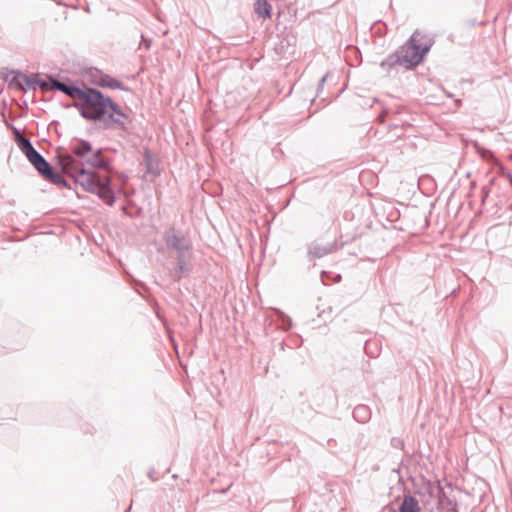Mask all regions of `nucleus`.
Instances as JSON below:
<instances>
[{
  "label": "nucleus",
  "mask_w": 512,
  "mask_h": 512,
  "mask_svg": "<svg viewBox=\"0 0 512 512\" xmlns=\"http://www.w3.org/2000/svg\"><path fill=\"white\" fill-rule=\"evenodd\" d=\"M17 145L19 149L24 153L29 162L34 166V168L43 176L45 179L49 180L54 184L64 183V179L60 174H57L53 171L50 164L45 160V158L33 147L32 143L28 138L22 136L19 132H17L16 137Z\"/></svg>",
  "instance_id": "5"
},
{
  "label": "nucleus",
  "mask_w": 512,
  "mask_h": 512,
  "mask_svg": "<svg viewBox=\"0 0 512 512\" xmlns=\"http://www.w3.org/2000/svg\"><path fill=\"white\" fill-rule=\"evenodd\" d=\"M338 250V246L336 242H331L327 244H321L319 242H312L308 246V254L314 258H322L326 255L334 253Z\"/></svg>",
  "instance_id": "7"
},
{
  "label": "nucleus",
  "mask_w": 512,
  "mask_h": 512,
  "mask_svg": "<svg viewBox=\"0 0 512 512\" xmlns=\"http://www.w3.org/2000/svg\"><path fill=\"white\" fill-rule=\"evenodd\" d=\"M60 164L63 171L85 191L92 193L97 189V184L102 178L94 171L84 167L83 161H76L73 156H62Z\"/></svg>",
  "instance_id": "4"
},
{
  "label": "nucleus",
  "mask_w": 512,
  "mask_h": 512,
  "mask_svg": "<svg viewBox=\"0 0 512 512\" xmlns=\"http://www.w3.org/2000/svg\"><path fill=\"white\" fill-rule=\"evenodd\" d=\"M438 501L442 507L451 508L452 510H455L457 505L455 498L448 494L441 486L438 487Z\"/></svg>",
  "instance_id": "11"
},
{
  "label": "nucleus",
  "mask_w": 512,
  "mask_h": 512,
  "mask_svg": "<svg viewBox=\"0 0 512 512\" xmlns=\"http://www.w3.org/2000/svg\"><path fill=\"white\" fill-rule=\"evenodd\" d=\"M40 88L46 91H61L73 99L83 101L81 115L86 119L102 122L105 128L124 126L123 119L126 116L120 107L96 89L84 91L52 77L43 80L40 83Z\"/></svg>",
  "instance_id": "1"
},
{
  "label": "nucleus",
  "mask_w": 512,
  "mask_h": 512,
  "mask_svg": "<svg viewBox=\"0 0 512 512\" xmlns=\"http://www.w3.org/2000/svg\"><path fill=\"white\" fill-rule=\"evenodd\" d=\"M433 43L434 41L430 36L416 30L397 52L382 61L380 65L382 68L388 69L395 65L413 68L421 63L424 55L429 52Z\"/></svg>",
  "instance_id": "2"
},
{
  "label": "nucleus",
  "mask_w": 512,
  "mask_h": 512,
  "mask_svg": "<svg viewBox=\"0 0 512 512\" xmlns=\"http://www.w3.org/2000/svg\"><path fill=\"white\" fill-rule=\"evenodd\" d=\"M254 10L259 17H271V5L267 2V0H257L254 4Z\"/></svg>",
  "instance_id": "12"
},
{
  "label": "nucleus",
  "mask_w": 512,
  "mask_h": 512,
  "mask_svg": "<svg viewBox=\"0 0 512 512\" xmlns=\"http://www.w3.org/2000/svg\"><path fill=\"white\" fill-rule=\"evenodd\" d=\"M91 148V144L86 140L76 141L70 146L72 152L70 156H73L76 161H82V159H84L86 155L91 152Z\"/></svg>",
  "instance_id": "10"
},
{
  "label": "nucleus",
  "mask_w": 512,
  "mask_h": 512,
  "mask_svg": "<svg viewBox=\"0 0 512 512\" xmlns=\"http://www.w3.org/2000/svg\"><path fill=\"white\" fill-rule=\"evenodd\" d=\"M98 85L100 86H103V87H109L111 89H122L123 88V84L108 76V75H99V80L96 81Z\"/></svg>",
  "instance_id": "13"
},
{
  "label": "nucleus",
  "mask_w": 512,
  "mask_h": 512,
  "mask_svg": "<svg viewBox=\"0 0 512 512\" xmlns=\"http://www.w3.org/2000/svg\"><path fill=\"white\" fill-rule=\"evenodd\" d=\"M3 79L11 87L23 91H26L27 89H35L37 86L40 87V83L43 81V79H40L38 75L28 77L27 75L16 71L7 72L3 76Z\"/></svg>",
  "instance_id": "6"
},
{
  "label": "nucleus",
  "mask_w": 512,
  "mask_h": 512,
  "mask_svg": "<svg viewBox=\"0 0 512 512\" xmlns=\"http://www.w3.org/2000/svg\"><path fill=\"white\" fill-rule=\"evenodd\" d=\"M419 505L415 498L406 497L400 506V512H418Z\"/></svg>",
  "instance_id": "15"
},
{
  "label": "nucleus",
  "mask_w": 512,
  "mask_h": 512,
  "mask_svg": "<svg viewBox=\"0 0 512 512\" xmlns=\"http://www.w3.org/2000/svg\"><path fill=\"white\" fill-rule=\"evenodd\" d=\"M327 75H324L320 80V86L322 87L326 81Z\"/></svg>",
  "instance_id": "16"
},
{
  "label": "nucleus",
  "mask_w": 512,
  "mask_h": 512,
  "mask_svg": "<svg viewBox=\"0 0 512 512\" xmlns=\"http://www.w3.org/2000/svg\"><path fill=\"white\" fill-rule=\"evenodd\" d=\"M353 417L356 421L365 423L370 419V411L365 405H358L353 410Z\"/></svg>",
  "instance_id": "14"
},
{
  "label": "nucleus",
  "mask_w": 512,
  "mask_h": 512,
  "mask_svg": "<svg viewBox=\"0 0 512 512\" xmlns=\"http://www.w3.org/2000/svg\"><path fill=\"white\" fill-rule=\"evenodd\" d=\"M93 193L97 194L100 199H102L105 203H107L110 206L113 205L115 201L113 191L109 187L108 177H104L99 181V183L97 184V189H95Z\"/></svg>",
  "instance_id": "8"
},
{
  "label": "nucleus",
  "mask_w": 512,
  "mask_h": 512,
  "mask_svg": "<svg viewBox=\"0 0 512 512\" xmlns=\"http://www.w3.org/2000/svg\"><path fill=\"white\" fill-rule=\"evenodd\" d=\"M84 162V167L88 166L90 168H101L105 169L107 167L106 161L102 158V152L101 150H93L91 148V152L86 155L84 159H82Z\"/></svg>",
  "instance_id": "9"
},
{
  "label": "nucleus",
  "mask_w": 512,
  "mask_h": 512,
  "mask_svg": "<svg viewBox=\"0 0 512 512\" xmlns=\"http://www.w3.org/2000/svg\"><path fill=\"white\" fill-rule=\"evenodd\" d=\"M163 241L166 248L176 254V266L170 270V276L174 280H180L192 271L191 241L181 230L174 227L164 231Z\"/></svg>",
  "instance_id": "3"
}]
</instances>
